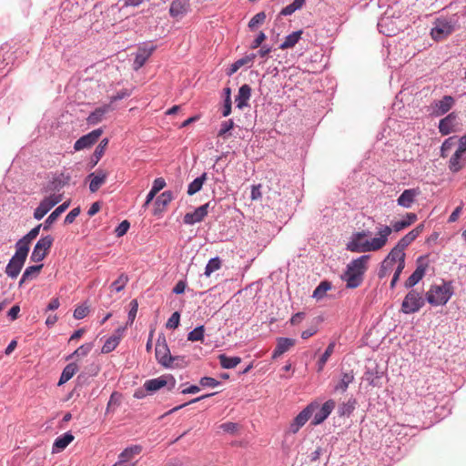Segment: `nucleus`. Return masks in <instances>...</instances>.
<instances>
[{"label": "nucleus", "instance_id": "de8ad7c7", "mask_svg": "<svg viewBox=\"0 0 466 466\" xmlns=\"http://www.w3.org/2000/svg\"><path fill=\"white\" fill-rule=\"evenodd\" d=\"M30 244H28L27 242L24 241L23 239H19L16 243H15V255H18L22 258H26L27 256H28V252H29V249H30Z\"/></svg>", "mask_w": 466, "mask_h": 466}, {"label": "nucleus", "instance_id": "412c9836", "mask_svg": "<svg viewBox=\"0 0 466 466\" xmlns=\"http://www.w3.org/2000/svg\"><path fill=\"white\" fill-rule=\"evenodd\" d=\"M187 12V3L186 0H174L169 8V14L173 18L180 19Z\"/></svg>", "mask_w": 466, "mask_h": 466}, {"label": "nucleus", "instance_id": "473e14b6", "mask_svg": "<svg viewBox=\"0 0 466 466\" xmlns=\"http://www.w3.org/2000/svg\"><path fill=\"white\" fill-rule=\"evenodd\" d=\"M353 380L354 375L352 371L342 373L339 381L334 386V390L345 392Z\"/></svg>", "mask_w": 466, "mask_h": 466}, {"label": "nucleus", "instance_id": "c9c22d12", "mask_svg": "<svg viewBox=\"0 0 466 466\" xmlns=\"http://www.w3.org/2000/svg\"><path fill=\"white\" fill-rule=\"evenodd\" d=\"M153 50H154V48L150 47L148 50L140 49L138 51V53L136 55L135 60H134V69L135 70H138L146 64L147 58L150 56Z\"/></svg>", "mask_w": 466, "mask_h": 466}, {"label": "nucleus", "instance_id": "864d4df0", "mask_svg": "<svg viewBox=\"0 0 466 466\" xmlns=\"http://www.w3.org/2000/svg\"><path fill=\"white\" fill-rule=\"evenodd\" d=\"M266 19L265 12H259L256 14L248 22V27L253 30L258 25H261Z\"/></svg>", "mask_w": 466, "mask_h": 466}, {"label": "nucleus", "instance_id": "39448f33", "mask_svg": "<svg viewBox=\"0 0 466 466\" xmlns=\"http://www.w3.org/2000/svg\"><path fill=\"white\" fill-rule=\"evenodd\" d=\"M456 23L457 21L452 18H437L434 21V26L431 29V36L436 40L445 38L455 30Z\"/></svg>", "mask_w": 466, "mask_h": 466}, {"label": "nucleus", "instance_id": "09e8293b", "mask_svg": "<svg viewBox=\"0 0 466 466\" xmlns=\"http://www.w3.org/2000/svg\"><path fill=\"white\" fill-rule=\"evenodd\" d=\"M205 328L198 326L187 334V340L189 341H202L204 339Z\"/></svg>", "mask_w": 466, "mask_h": 466}, {"label": "nucleus", "instance_id": "423d86ee", "mask_svg": "<svg viewBox=\"0 0 466 466\" xmlns=\"http://www.w3.org/2000/svg\"><path fill=\"white\" fill-rule=\"evenodd\" d=\"M425 304L422 296L415 289L410 290L405 296L402 304L401 311L404 314H412L418 312Z\"/></svg>", "mask_w": 466, "mask_h": 466}, {"label": "nucleus", "instance_id": "7c9ffc66", "mask_svg": "<svg viewBox=\"0 0 466 466\" xmlns=\"http://www.w3.org/2000/svg\"><path fill=\"white\" fill-rule=\"evenodd\" d=\"M78 370V366L76 362H71L69 364H67L62 373H61V376H60V379H59V381H58V385H62L66 382H67L69 380H71L73 378V376L76 373V371Z\"/></svg>", "mask_w": 466, "mask_h": 466}, {"label": "nucleus", "instance_id": "1a4fd4ad", "mask_svg": "<svg viewBox=\"0 0 466 466\" xmlns=\"http://www.w3.org/2000/svg\"><path fill=\"white\" fill-rule=\"evenodd\" d=\"M53 242L54 238L50 235L39 238L32 251L30 259L33 262H41L48 254V251L51 248Z\"/></svg>", "mask_w": 466, "mask_h": 466}, {"label": "nucleus", "instance_id": "b1692460", "mask_svg": "<svg viewBox=\"0 0 466 466\" xmlns=\"http://www.w3.org/2000/svg\"><path fill=\"white\" fill-rule=\"evenodd\" d=\"M74 441V436L71 432H66L63 435L57 437L53 444L52 452H60L64 451L72 441Z\"/></svg>", "mask_w": 466, "mask_h": 466}, {"label": "nucleus", "instance_id": "052dcab7", "mask_svg": "<svg viewBox=\"0 0 466 466\" xmlns=\"http://www.w3.org/2000/svg\"><path fill=\"white\" fill-rule=\"evenodd\" d=\"M81 209L79 207L73 208L65 218L64 223L66 225L72 224L76 217L79 216Z\"/></svg>", "mask_w": 466, "mask_h": 466}, {"label": "nucleus", "instance_id": "dca6fc26", "mask_svg": "<svg viewBox=\"0 0 466 466\" xmlns=\"http://www.w3.org/2000/svg\"><path fill=\"white\" fill-rule=\"evenodd\" d=\"M458 116L451 112L442 118L439 123V131L441 135L446 136L456 131L458 126Z\"/></svg>", "mask_w": 466, "mask_h": 466}, {"label": "nucleus", "instance_id": "603ef678", "mask_svg": "<svg viewBox=\"0 0 466 466\" xmlns=\"http://www.w3.org/2000/svg\"><path fill=\"white\" fill-rule=\"evenodd\" d=\"M415 239L416 238L414 237V234L409 232L398 241L396 247L404 251V249Z\"/></svg>", "mask_w": 466, "mask_h": 466}, {"label": "nucleus", "instance_id": "2eb2a0df", "mask_svg": "<svg viewBox=\"0 0 466 466\" xmlns=\"http://www.w3.org/2000/svg\"><path fill=\"white\" fill-rule=\"evenodd\" d=\"M26 258H22L18 255H14L9 260L8 264L5 267V274L10 279H16L23 268Z\"/></svg>", "mask_w": 466, "mask_h": 466}, {"label": "nucleus", "instance_id": "5fc2aeb1", "mask_svg": "<svg viewBox=\"0 0 466 466\" xmlns=\"http://www.w3.org/2000/svg\"><path fill=\"white\" fill-rule=\"evenodd\" d=\"M86 371L82 372L80 375H78V380H84L86 376H96L99 372V367L98 365L92 363L89 366L86 368Z\"/></svg>", "mask_w": 466, "mask_h": 466}, {"label": "nucleus", "instance_id": "a878e982", "mask_svg": "<svg viewBox=\"0 0 466 466\" xmlns=\"http://www.w3.org/2000/svg\"><path fill=\"white\" fill-rule=\"evenodd\" d=\"M124 330H125L124 328H118L116 331L117 334H115V335L109 337L106 340V342L104 343V345L102 347L103 353H109V352L113 351L117 347V345L120 342L121 336H122V333Z\"/></svg>", "mask_w": 466, "mask_h": 466}, {"label": "nucleus", "instance_id": "5701e85b", "mask_svg": "<svg viewBox=\"0 0 466 466\" xmlns=\"http://www.w3.org/2000/svg\"><path fill=\"white\" fill-rule=\"evenodd\" d=\"M418 194L417 189H405L397 199L398 205L406 208H410Z\"/></svg>", "mask_w": 466, "mask_h": 466}, {"label": "nucleus", "instance_id": "f3484780", "mask_svg": "<svg viewBox=\"0 0 466 466\" xmlns=\"http://www.w3.org/2000/svg\"><path fill=\"white\" fill-rule=\"evenodd\" d=\"M455 100L451 96H444L441 100L434 102L433 114L442 116L446 114L454 105Z\"/></svg>", "mask_w": 466, "mask_h": 466}, {"label": "nucleus", "instance_id": "72a5a7b5", "mask_svg": "<svg viewBox=\"0 0 466 466\" xmlns=\"http://www.w3.org/2000/svg\"><path fill=\"white\" fill-rule=\"evenodd\" d=\"M62 174L56 176L48 182V184L43 188V192L48 193L51 191H60L66 185V181L62 179Z\"/></svg>", "mask_w": 466, "mask_h": 466}, {"label": "nucleus", "instance_id": "4be33fe9", "mask_svg": "<svg viewBox=\"0 0 466 466\" xmlns=\"http://www.w3.org/2000/svg\"><path fill=\"white\" fill-rule=\"evenodd\" d=\"M426 268H427V265H423V264L420 263L417 266L414 272L405 281V284H404L405 288L410 289V288L414 287L416 284H418L420 282V280H421L422 278L424 277V275L426 273Z\"/></svg>", "mask_w": 466, "mask_h": 466}, {"label": "nucleus", "instance_id": "cd10ccee", "mask_svg": "<svg viewBox=\"0 0 466 466\" xmlns=\"http://www.w3.org/2000/svg\"><path fill=\"white\" fill-rule=\"evenodd\" d=\"M111 106L105 105L103 106L96 108L87 117V123L89 125H96L103 120L104 116L109 112Z\"/></svg>", "mask_w": 466, "mask_h": 466}, {"label": "nucleus", "instance_id": "c03bdc74", "mask_svg": "<svg viewBox=\"0 0 466 466\" xmlns=\"http://www.w3.org/2000/svg\"><path fill=\"white\" fill-rule=\"evenodd\" d=\"M221 268V259L218 257L212 258L208 260L205 268L204 275L209 277L213 272Z\"/></svg>", "mask_w": 466, "mask_h": 466}, {"label": "nucleus", "instance_id": "0e129e2a", "mask_svg": "<svg viewBox=\"0 0 466 466\" xmlns=\"http://www.w3.org/2000/svg\"><path fill=\"white\" fill-rule=\"evenodd\" d=\"M88 311H89L88 307L84 306V305L78 306L74 310V318L76 319H82L87 315Z\"/></svg>", "mask_w": 466, "mask_h": 466}, {"label": "nucleus", "instance_id": "a211bd4d", "mask_svg": "<svg viewBox=\"0 0 466 466\" xmlns=\"http://www.w3.org/2000/svg\"><path fill=\"white\" fill-rule=\"evenodd\" d=\"M295 339L290 338H278L277 345L272 353V359L276 360L282 354L289 350L295 345Z\"/></svg>", "mask_w": 466, "mask_h": 466}, {"label": "nucleus", "instance_id": "6e6552de", "mask_svg": "<svg viewBox=\"0 0 466 466\" xmlns=\"http://www.w3.org/2000/svg\"><path fill=\"white\" fill-rule=\"evenodd\" d=\"M63 198L62 194H51L44 198L34 211V218L42 219Z\"/></svg>", "mask_w": 466, "mask_h": 466}, {"label": "nucleus", "instance_id": "680f3d73", "mask_svg": "<svg viewBox=\"0 0 466 466\" xmlns=\"http://www.w3.org/2000/svg\"><path fill=\"white\" fill-rule=\"evenodd\" d=\"M130 228V223L127 220H123L116 228L115 232L117 237L124 236L128 228Z\"/></svg>", "mask_w": 466, "mask_h": 466}, {"label": "nucleus", "instance_id": "bb28decb", "mask_svg": "<svg viewBox=\"0 0 466 466\" xmlns=\"http://www.w3.org/2000/svg\"><path fill=\"white\" fill-rule=\"evenodd\" d=\"M256 57V55L255 54H249V55H247L245 56L244 57L242 58H239L238 59L237 61H235L231 66L230 67L228 68L227 74L228 76H232L234 75L240 67L244 66H252V63L254 61Z\"/></svg>", "mask_w": 466, "mask_h": 466}, {"label": "nucleus", "instance_id": "f257e3e1", "mask_svg": "<svg viewBox=\"0 0 466 466\" xmlns=\"http://www.w3.org/2000/svg\"><path fill=\"white\" fill-rule=\"evenodd\" d=\"M376 228L377 236L370 239L364 238V234L353 233L347 243V250L355 253H367L378 251L384 248L391 234V228L390 226L382 224H380Z\"/></svg>", "mask_w": 466, "mask_h": 466}, {"label": "nucleus", "instance_id": "2f4dec72", "mask_svg": "<svg viewBox=\"0 0 466 466\" xmlns=\"http://www.w3.org/2000/svg\"><path fill=\"white\" fill-rule=\"evenodd\" d=\"M417 220V215L415 213H407L406 217L399 221H396L392 228L390 227L391 230H395L396 232H399L409 226H410L412 223H414Z\"/></svg>", "mask_w": 466, "mask_h": 466}, {"label": "nucleus", "instance_id": "774afa93", "mask_svg": "<svg viewBox=\"0 0 466 466\" xmlns=\"http://www.w3.org/2000/svg\"><path fill=\"white\" fill-rule=\"evenodd\" d=\"M166 187V181L163 177H157L154 180L151 189L153 192L158 193Z\"/></svg>", "mask_w": 466, "mask_h": 466}, {"label": "nucleus", "instance_id": "4468645a", "mask_svg": "<svg viewBox=\"0 0 466 466\" xmlns=\"http://www.w3.org/2000/svg\"><path fill=\"white\" fill-rule=\"evenodd\" d=\"M209 205L210 202H208L197 208L193 212L187 213L183 218L184 223L187 225H194L201 222L208 213Z\"/></svg>", "mask_w": 466, "mask_h": 466}, {"label": "nucleus", "instance_id": "20e7f679", "mask_svg": "<svg viewBox=\"0 0 466 466\" xmlns=\"http://www.w3.org/2000/svg\"><path fill=\"white\" fill-rule=\"evenodd\" d=\"M453 294L451 282L432 285L426 293L427 301L432 306L445 305Z\"/></svg>", "mask_w": 466, "mask_h": 466}, {"label": "nucleus", "instance_id": "bf43d9fd", "mask_svg": "<svg viewBox=\"0 0 466 466\" xmlns=\"http://www.w3.org/2000/svg\"><path fill=\"white\" fill-rule=\"evenodd\" d=\"M180 321V314L177 311H175L170 318L167 319L166 327L167 329H177L179 325Z\"/></svg>", "mask_w": 466, "mask_h": 466}, {"label": "nucleus", "instance_id": "0eeeda50", "mask_svg": "<svg viewBox=\"0 0 466 466\" xmlns=\"http://www.w3.org/2000/svg\"><path fill=\"white\" fill-rule=\"evenodd\" d=\"M396 262L398 264L405 262V252L395 246L381 262L379 278H384Z\"/></svg>", "mask_w": 466, "mask_h": 466}, {"label": "nucleus", "instance_id": "c756f323", "mask_svg": "<svg viewBox=\"0 0 466 466\" xmlns=\"http://www.w3.org/2000/svg\"><path fill=\"white\" fill-rule=\"evenodd\" d=\"M42 268L43 264L27 267L22 275V278L19 281V286L21 287L25 282L35 279Z\"/></svg>", "mask_w": 466, "mask_h": 466}, {"label": "nucleus", "instance_id": "a18cd8bd", "mask_svg": "<svg viewBox=\"0 0 466 466\" xmlns=\"http://www.w3.org/2000/svg\"><path fill=\"white\" fill-rule=\"evenodd\" d=\"M305 2L306 0H294L281 10L280 15L285 16L292 15L295 11L300 9Z\"/></svg>", "mask_w": 466, "mask_h": 466}, {"label": "nucleus", "instance_id": "8fccbe9b", "mask_svg": "<svg viewBox=\"0 0 466 466\" xmlns=\"http://www.w3.org/2000/svg\"><path fill=\"white\" fill-rule=\"evenodd\" d=\"M234 127V121L232 119H228L227 121H223L220 125V129L218 130V136L223 138H228L230 134L229 131Z\"/></svg>", "mask_w": 466, "mask_h": 466}, {"label": "nucleus", "instance_id": "37998d69", "mask_svg": "<svg viewBox=\"0 0 466 466\" xmlns=\"http://www.w3.org/2000/svg\"><path fill=\"white\" fill-rule=\"evenodd\" d=\"M93 349V343H86L78 347L72 354L66 358V360H69L75 357H86Z\"/></svg>", "mask_w": 466, "mask_h": 466}, {"label": "nucleus", "instance_id": "ddd939ff", "mask_svg": "<svg viewBox=\"0 0 466 466\" xmlns=\"http://www.w3.org/2000/svg\"><path fill=\"white\" fill-rule=\"evenodd\" d=\"M335 401L329 400L321 406L319 404V408L313 412L311 424L314 426L321 424L332 412L335 408Z\"/></svg>", "mask_w": 466, "mask_h": 466}, {"label": "nucleus", "instance_id": "4c0bfd02", "mask_svg": "<svg viewBox=\"0 0 466 466\" xmlns=\"http://www.w3.org/2000/svg\"><path fill=\"white\" fill-rule=\"evenodd\" d=\"M381 377L382 372H380L377 368L368 369L364 373V380L373 387L379 386V380Z\"/></svg>", "mask_w": 466, "mask_h": 466}, {"label": "nucleus", "instance_id": "6e6d98bb", "mask_svg": "<svg viewBox=\"0 0 466 466\" xmlns=\"http://www.w3.org/2000/svg\"><path fill=\"white\" fill-rule=\"evenodd\" d=\"M137 309H138L137 301L136 299L131 300V302H130V309H129V312H128V319H127V325H132L133 324V322H134V320L136 319L137 313Z\"/></svg>", "mask_w": 466, "mask_h": 466}, {"label": "nucleus", "instance_id": "13d9d810", "mask_svg": "<svg viewBox=\"0 0 466 466\" xmlns=\"http://www.w3.org/2000/svg\"><path fill=\"white\" fill-rule=\"evenodd\" d=\"M199 384L204 388H215L220 385V381L211 377H202L199 380Z\"/></svg>", "mask_w": 466, "mask_h": 466}, {"label": "nucleus", "instance_id": "f8f14e48", "mask_svg": "<svg viewBox=\"0 0 466 466\" xmlns=\"http://www.w3.org/2000/svg\"><path fill=\"white\" fill-rule=\"evenodd\" d=\"M103 134L102 128L95 129L86 135L82 136L74 144V149L79 151L85 148H88L95 145L101 135Z\"/></svg>", "mask_w": 466, "mask_h": 466}, {"label": "nucleus", "instance_id": "f704fd0d", "mask_svg": "<svg viewBox=\"0 0 466 466\" xmlns=\"http://www.w3.org/2000/svg\"><path fill=\"white\" fill-rule=\"evenodd\" d=\"M302 33V30H298L287 35L283 43L279 46V48L284 50L295 46L301 38Z\"/></svg>", "mask_w": 466, "mask_h": 466}, {"label": "nucleus", "instance_id": "a19ab883", "mask_svg": "<svg viewBox=\"0 0 466 466\" xmlns=\"http://www.w3.org/2000/svg\"><path fill=\"white\" fill-rule=\"evenodd\" d=\"M331 289V283L329 281H321L318 287L314 289L312 297L316 299H321L325 297L326 292Z\"/></svg>", "mask_w": 466, "mask_h": 466}, {"label": "nucleus", "instance_id": "e2e57ef3", "mask_svg": "<svg viewBox=\"0 0 466 466\" xmlns=\"http://www.w3.org/2000/svg\"><path fill=\"white\" fill-rule=\"evenodd\" d=\"M105 154V151L101 150L98 147H96L91 158H90V167L91 168L94 167L98 161L101 159L103 155Z\"/></svg>", "mask_w": 466, "mask_h": 466}, {"label": "nucleus", "instance_id": "9d476101", "mask_svg": "<svg viewBox=\"0 0 466 466\" xmlns=\"http://www.w3.org/2000/svg\"><path fill=\"white\" fill-rule=\"evenodd\" d=\"M156 358L162 366L169 369H174V366L179 365L177 363H174V360H181L179 356L170 355L167 343L164 341L161 344L159 340L156 347Z\"/></svg>", "mask_w": 466, "mask_h": 466}, {"label": "nucleus", "instance_id": "c85d7f7f", "mask_svg": "<svg viewBox=\"0 0 466 466\" xmlns=\"http://www.w3.org/2000/svg\"><path fill=\"white\" fill-rule=\"evenodd\" d=\"M142 451L141 446L134 445L126 448L118 456V461L116 463L126 464L128 461H130L135 455L139 454Z\"/></svg>", "mask_w": 466, "mask_h": 466}, {"label": "nucleus", "instance_id": "79ce46f5", "mask_svg": "<svg viewBox=\"0 0 466 466\" xmlns=\"http://www.w3.org/2000/svg\"><path fill=\"white\" fill-rule=\"evenodd\" d=\"M334 349H335V342H330L318 361V371L319 372L324 369V366L327 363L329 358L333 353Z\"/></svg>", "mask_w": 466, "mask_h": 466}, {"label": "nucleus", "instance_id": "e433bc0d", "mask_svg": "<svg viewBox=\"0 0 466 466\" xmlns=\"http://www.w3.org/2000/svg\"><path fill=\"white\" fill-rule=\"evenodd\" d=\"M208 178L207 173H203L200 177L195 178L187 187V193L189 196H193L194 194L198 193L201 190L204 183L206 182Z\"/></svg>", "mask_w": 466, "mask_h": 466}, {"label": "nucleus", "instance_id": "69168bd1", "mask_svg": "<svg viewBox=\"0 0 466 466\" xmlns=\"http://www.w3.org/2000/svg\"><path fill=\"white\" fill-rule=\"evenodd\" d=\"M454 139H455V137H451L449 138H447L443 143H442V146H441V157H446V152L449 151L451 147L454 145Z\"/></svg>", "mask_w": 466, "mask_h": 466}, {"label": "nucleus", "instance_id": "9b49d317", "mask_svg": "<svg viewBox=\"0 0 466 466\" xmlns=\"http://www.w3.org/2000/svg\"><path fill=\"white\" fill-rule=\"evenodd\" d=\"M176 380L172 375H163L156 379L147 380L144 383V389L149 392H155L165 386H168V390L175 387Z\"/></svg>", "mask_w": 466, "mask_h": 466}, {"label": "nucleus", "instance_id": "6ab92c4d", "mask_svg": "<svg viewBox=\"0 0 466 466\" xmlns=\"http://www.w3.org/2000/svg\"><path fill=\"white\" fill-rule=\"evenodd\" d=\"M106 172L101 169H98L96 172L89 174V190L93 193L96 192L99 189V187L106 182Z\"/></svg>", "mask_w": 466, "mask_h": 466}, {"label": "nucleus", "instance_id": "338daca9", "mask_svg": "<svg viewBox=\"0 0 466 466\" xmlns=\"http://www.w3.org/2000/svg\"><path fill=\"white\" fill-rule=\"evenodd\" d=\"M220 429L225 432L234 433L238 431V425L235 422L228 421L221 424Z\"/></svg>", "mask_w": 466, "mask_h": 466}, {"label": "nucleus", "instance_id": "ea45409f", "mask_svg": "<svg viewBox=\"0 0 466 466\" xmlns=\"http://www.w3.org/2000/svg\"><path fill=\"white\" fill-rule=\"evenodd\" d=\"M462 155L463 153H460L456 150L451 157L449 161V168L451 172L456 173L463 167V163H461Z\"/></svg>", "mask_w": 466, "mask_h": 466}, {"label": "nucleus", "instance_id": "7ed1b4c3", "mask_svg": "<svg viewBox=\"0 0 466 466\" xmlns=\"http://www.w3.org/2000/svg\"><path fill=\"white\" fill-rule=\"evenodd\" d=\"M319 408V403L313 401L303 409L291 421L289 430L284 434V441H282V450L289 452L293 441H289L290 434H296L309 420L313 412Z\"/></svg>", "mask_w": 466, "mask_h": 466}, {"label": "nucleus", "instance_id": "49530a36", "mask_svg": "<svg viewBox=\"0 0 466 466\" xmlns=\"http://www.w3.org/2000/svg\"><path fill=\"white\" fill-rule=\"evenodd\" d=\"M128 280H129L128 276L126 273H122L119 275L117 279H116L111 284L110 288L116 292H120L121 290H123L125 289Z\"/></svg>", "mask_w": 466, "mask_h": 466}, {"label": "nucleus", "instance_id": "4d7b16f0", "mask_svg": "<svg viewBox=\"0 0 466 466\" xmlns=\"http://www.w3.org/2000/svg\"><path fill=\"white\" fill-rule=\"evenodd\" d=\"M355 403H356L355 400H350L348 402L343 403L339 407V414L340 415H346V414L350 415L355 408Z\"/></svg>", "mask_w": 466, "mask_h": 466}, {"label": "nucleus", "instance_id": "393cba45", "mask_svg": "<svg viewBox=\"0 0 466 466\" xmlns=\"http://www.w3.org/2000/svg\"><path fill=\"white\" fill-rule=\"evenodd\" d=\"M70 202L66 201L58 206L43 223V229L48 230L51 228V225L59 218V216L68 208Z\"/></svg>", "mask_w": 466, "mask_h": 466}, {"label": "nucleus", "instance_id": "3c124183", "mask_svg": "<svg viewBox=\"0 0 466 466\" xmlns=\"http://www.w3.org/2000/svg\"><path fill=\"white\" fill-rule=\"evenodd\" d=\"M172 199H173L172 192L165 191L157 197L155 204L158 207L159 206L166 207L171 202Z\"/></svg>", "mask_w": 466, "mask_h": 466}, {"label": "nucleus", "instance_id": "f03ea898", "mask_svg": "<svg viewBox=\"0 0 466 466\" xmlns=\"http://www.w3.org/2000/svg\"><path fill=\"white\" fill-rule=\"evenodd\" d=\"M370 258V255H361L347 265L341 279L346 282L348 289H356L362 283Z\"/></svg>", "mask_w": 466, "mask_h": 466}, {"label": "nucleus", "instance_id": "58836bf2", "mask_svg": "<svg viewBox=\"0 0 466 466\" xmlns=\"http://www.w3.org/2000/svg\"><path fill=\"white\" fill-rule=\"evenodd\" d=\"M219 363L223 369H233L241 362L239 357H229L226 354H220L218 356Z\"/></svg>", "mask_w": 466, "mask_h": 466}, {"label": "nucleus", "instance_id": "aec40b11", "mask_svg": "<svg viewBox=\"0 0 466 466\" xmlns=\"http://www.w3.org/2000/svg\"><path fill=\"white\" fill-rule=\"evenodd\" d=\"M251 96V87L245 84L242 85L238 92L235 102L236 106L239 109H243L244 107L248 106V100Z\"/></svg>", "mask_w": 466, "mask_h": 466}]
</instances>
